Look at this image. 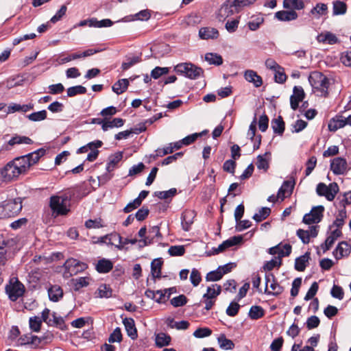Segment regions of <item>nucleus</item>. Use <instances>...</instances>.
<instances>
[{
    "instance_id": "obj_1",
    "label": "nucleus",
    "mask_w": 351,
    "mask_h": 351,
    "mask_svg": "<svg viewBox=\"0 0 351 351\" xmlns=\"http://www.w3.org/2000/svg\"><path fill=\"white\" fill-rule=\"evenodd\" d=\"M66 215V195H52L49 198V208L44 210L43 219L45 223L53 222L59 216Z\"/></svg>"
},
{
    "instance_id": "obj_2",
    "label": "nucleus",
    "mask_w": 351,
    "mask_h": 351,
    "mask_svg": "<svg viewBox=\"0 0 351 351\" xmlns=\"http://www.w3.org/2000/svg\"><path fill=\"white\" fill-rule=\"evenodd\" d=\"M308 81L313 91L318 96L326 97L328 95L330 81L326 75L320 72L314 71L310 74Z\"/></svg>"
},
{
    "instance_id": "obj_3",
    "label": "nucleus",
    "mask_w": 351,
    "mask_h": 351,
    "mask_svg": "<svg viewBox=\"0 0 351 351\" xmlns=\"http://www.w3.org/2000/svg\"><path fill=\"white\" fill-rule=\"evenodd\" d=\"M174 71L179 75H184L189 79L195 80L200 77L203 70L190 62H184L177 64Z\"/></svg>"
},
{
    "instance_id": "obj_4",
    "label": "nucleus",
    "mask_w": 351,
    "mask_h": 351,
    "mask_svg": "<svg viewBox=\"0 0 351 351\" xmlns=\"http://www.w3.org/2000/svg\"><path fill=\"white\" fill-rule=\"evenodd\" d=\"M25 291L24 285L16 278H12L5 286V293L8 295V298L12 302H15L22 297Z\"/></svg>"
},
{
    "instance_id": "obj_5",
    "label": "nucleus",
    "mask_w": 351,
    "mask_h": 351,
    "mask_svg": "<svg viewBox=\"0 0 351 351\" xmlns=\"http://www.w3.org/2000/svg\"><path fill=\"white\" fill-rule=\"evenodd\" d=\"M22 199L20 197L8 199L3 202L2 215L6 217H14L22 210Z\"/></svg>"
},
{
    "instance_id": "obj_6",
    "label": "nucleus",
    "mask_w": 351,
    "mask_h": 351,
    "mask_svg": "<svg viewBox=\"0 0 351 351\" xmlns=\"http://www.w3.org/2000/svg\"><path fill=\"white\" fill-rule=\"evenodd\" d=\"M235 12V4L232 0H226L215 12V17L219 22H225Z\"/></svg>"
},
{
    "instance_id": "obj_7",
    "label": "nucleus",
    "mask_w": 351,
    "mask_h": 351,
    "mask_svg": "<svg viewBox=\"0 0 351 351\" xmlns=\"http://www.w3.org/2000/svg\"><path fill=\"white\" fill-rule=\"evenodd\" d=\"M316 191L319 195L324 196L328 201H332L339 191V186L335 182L330 183L328 186L319 183Z\"/></svg>"
},
{
    "instance_id": "obj_8",
    "label": "nucleus",
    "mask_w": 351,
    "mask_h": 351,
    "mask_svg": "<svg viewBox=\"0 0 351 351\" xmlns=\"http://www.w3.org/2000/svg\"><path fill=\"white\" fill-rule=\"evenodd\" d=\"M221 293V287L216 284L208 287L206 293L203 295V301L205 303V308L208 311L211 309L215 302L217 297Z\"/></svg>"
},
{
    "instance_id": "obj_9",
    "label": "nucleus",
    "mask_w": 351,
    "mask_h": 351,
    "mask_svg": "<svg viewBox=\"0 0 351 351\" xmlns=\"http://www.w3.org/2000/svg\"><path fill=\"white\" fill-rule=\"evenodd\" d=\"M23 174L17 166L14 165L11 160L1 170V180L3 182H10L17 178L19 175Z\"/></svg>"
},
{
    "instance_id": "obj_10",
    "label": "nucleus",
    "mask_w": 351,
    "mask_h": 351,
    "mask_svg": "<svg viewBox=\"0 0 351 351\" xmlns=\"http://www.w3.org/2000/svg\"><path fill=\"white\" fill-rule=\"evenodd\" d=\"M283 291V288L275 280L272 274L265 276V293L268 295H278Z\"/></svg>"
},
{
    "instance_id": "obj_11",
    "label": "nucleus",
    "mask_w": 351,
    "mask_h": 351,
    "mask_svg": "<svg viewBox=\"0 0 351 351\" xmlns=\"http://www.w3.org/2000/svg\"><path fill=\"white\" fill-rule=\"evenodd\" d=\"M324 210V208L323 206L313 207L309 213L304 216V223L306 224L319 223L323 217Z\"/></svg>"
},
{
    "instance_id": "obj_12",
    "label": "nucleus",
    "mask_w": 351,
    "mask_h": 351,
    "mask_svg": "<svg viewBox=\"0 0 351 351\" xmlns=\"http://www.w3.org/2000/svg\"><path fill=\"white\" fill-rule=\"evenodd\" d=\"M330 169L335 175H343L348 170V163L345 158L337 157L331 160Z\"/></svg>"
},
{
    "instance_id": "obj_13",
    "label": "nucleus",
    "mask_w": 351,
    "mask_h": 351,
    "mask_svg": "<svg viewBox=\"0 0 351 351\" xmlns=\"http://www.w3.org/2000/svg\"><path fill=\"white\" fill-rule=\"evenodd\" d=\"M161 238L159 227L156 226L152 227L148 232V235L143 239L139 241L141 247L150 245L154 242H158Z\"/></svg>"
},
{
    "instance_id": "obj_14",
    "label": "nucleus",
    "mask_w": 351,
    "mask_h": 351,
    "mask_svg": "<svg viewBox=\"0 0 351 351\" xmlns=\"http://www.w3.org/2000/svg\"><path fill=\"white\" fill-rule=\"evenodd\" d=\"M291 245L290 244L279 243L274 247H270L269 249V253L272 255L277 254V257L282 259V257L287 256L291 254Z\"/></svg>"
},
{
    "instance_id": "obj_15",
    "label": "nucleus",
    "mask_w": 351,
    "mask_h": 351,
    "mask_svg": "<svg viewBox=\"0 0 351 351\" xmlns=\"http://www.w3.org/2000/svg\"><path fill=\"white\" fill-rule=\"evenodd\" d=\"M86 264L74 258L67 259V273L71 276L75 275L85 270Z\"/></svg>"
},
{
    "instance_id": "obj_16",
    "label": "nucleus",
    "mask_w": 351,
    "mask_h": 351,
    "mask_svg": "<svg viewBox=\"0 0 351 351\" xmlns=\"http://www.w3.org/2000/svg\"><path fill=\"white\" fill-rule=\"evenodd\" d=\"M305 96L304 89L301 86H294L293 95L290 97L291 107L293 110L298 108L299 103L302 101Z\"/></svg>"
},
{
    "instance_id": "obj_17",
    "label": "nucleus",
    "mask_w": 351,
    "mask_h": 351,
    "mask_svg": "<svg viewBox=\"0 0 351 351\" xmlns=\"http://www.w3.org/2000/svg\"><path fill=\"white\" fill-rule=\"evenodd\" d=\"M198 35L202 40H215L219 36V32L215 27H203L199 29Z\"/></svg>"
},
{
    "instance_id": "obj_18",
    "label": "nucleus",
    "mask_w": 351,
    "mask_h": 351,
    "mask_svg": "<svg viewBox=\"0 0 351 351\" xmlns=\"http://www.w3.org/2000/svg\"><path fill=\"white\" fill-rule=\"evenodd\" d=\"M341 234V231L339 229H335L332 230L330 234L327 237L324 243L320 245V248L322 250L323 253L329 250L335 243V241L339 238Z\"/></svg>"
},
{
    "instance_id": "obj_19",
    "label": "nucleus",
    "mask_w": 351,
    "mask_h": 351,
    "mask_svg": "<svg viewBox=\"0 0 351 351\" xmlns=\"http://www.w3.org/2000/svg\"><path fill=\"white\" fill-rule=\"evenodd\" d=\"M195 213L193 210H185L182 215V226L184 230L189 231L193 223Z\"/></svg>"
},
{
    "instance_id": "obj_20",
    "label": "nucleus",
    "mask_w": 351,
    "mask_h": 351,
    "mask_svg": "<svg viewBox=\"0 0 351 351\" xmlns=\"http://www.w3.org/2000/svg\"><path fill=\"white\" fill-rule=\"evenodd\" d=\"M350 252V247L347 242L342 241L338 244L333 252V255L336 259H340L343 256H347Z\"/></svg>"
},
{
    "instance_id": "obj_21",
    "label": "nucleus",
    "mask_w": 351,
    "mask_h": 351,
    "mask_svg": "<svg viewBox=\"0 0 351 351\" xmlns=\"http://www.w3.org/2000/svg\"><path fill=\"white\" fill-rule=\"evenodd\" d=\"M293 187V182L289 180L285 181L278 190V197L280 198L281 201L284 200L286 197L289 196L292 193Z\"/></svg>"
},
{
    "instance_id": "obj_22",
    "label": "nucleus",
    "mask_w": 351,
    "mask_h": 351,
    "mask_svg": "<svg viewBox=\"0 0 351 351\" xmlns=\"http://www.w3.org/2000/svg\"><path fill=\"white\" fill-rule=\"evenodd\" d=\"M12 161L14 165L19 167L23 174L25 173L30 168L27 154L16 157L14 158Z\"/></svg>"
},
{
    "instance_id": "obj_23",
    "label": "nucleus",
    "mask_w": 351,
    "mask_h": 351,
    "mask_svg": "<svg viewBox=\"0 0 351 351\" xmlns=\"http://www.w3.org/2000/svg\"><path fill=\"white\" fill-rule=\"evenodd\" d=\"M275 16L281 21H291L297 19L298 15L294 10H282L276 12Z\"/></svg>"
},
{
    "instance_id": "obj_24",
    "label": "nucleus",
    "mask_w": 351,
    "mask_h": 351,
    "mask_svg": "<svg viewBox=\"0 0 351 351\" xmlns=\"http://www.w3.org/2000/svg\"><path fill=\"white\" fill-rule=\"evenodd\" d=\"M245 79L252 83L255 87H260L263 84V80L260 75L253 70H247L244 73Z\"/></svg>"
},
{
    "instance_id": "obj_25",
    "label": "nucleus",
    "mask_w": 351,
    "mask_h": 351,
    "mask_svg": "<svg viewBox=\"0 0 351 351\" xmlns=\"http://www.w3.org/2000/svg\"><path fill=\"white\" fill-rule=\"evenodd\" d=\"M128 335L132 339L137 338V330L132 318H125L123 321Z\"/></svg>"
},
{
    "instance_id": "obj_26",
    "label": "nucleus",
    "mask_w": 351,
    "mask_h": 351,
    "mask_svg": "<svg viewBox=\"0 0 351 351\" xmlns=\"http://www.w3.org/2000/svg\"><path fill=\"white\" fill-rule=\"evenodd\" d=\"M270 159V152H265L263 155H258L257 156V162L256 163L257 168L259 170H263L265 172L269 168V162Z\"/></svg>"
},
{
    "instance_id": "obj_27",
    "label": "nucleus",
    "mask_w": 351,
    "mask_h": 351,
    "mask_svg": "<svg viewBox=\"0 0 351 351\" xmlns=\"http://www.w3.org/2000/svg\"><path fill=\"white\" fill-rule=\"evenodd\" d=\"M99 123L101 125L104 131H107L109 128L121 127L124 124V120L121 118H114L112 121H101Z\"/></svg>"
},
{
    "instance_id": "obj_28",
    "label": "nucleus",
    "mask_w": 351,
    "mask_h": 351,
    "mask_svg": "<svg viewBox=\"0 0 351 351\" xmlns=\"http://www.w3.org/2000/svg\"><path fill=\"white\" fill-rule=\"evenodd\" d=\"M308 0H284L283 6L287 9L302 10Z\"/></svg>"
},
{
    "instance_id": "obj_29",
    "label": "nucleus",
    "mask_w": 351,
    "mask_h": 351,
    "mask_svg": "<svg viewBox=\"0 0 351 351\" xmlns=\"http://www.w3.org/2000/svg\"><path fill=\"white\" fill-rule=\"evenodd\" d=\"M328 12V5L325 3H317L311 10V14L318 19L322 16L326 15Z\"/></svg>"
},
{
    "instance_id": "obj_30",
    "label": "nucleus",
    "mask_w": 351,
    "mask_h": 351,
    "mask_svg": "<svg viewBox=\"0 0 351 351\" xmlns=\"http://www.w3.org/2000/svg\"><path fill=\"white\" fill-rule=\"evenodd\" d=\"M45 154L46 150L44 148H40L33 152L27 154V156L30 167L36 164L39 161L40 158Z\"/></svg>"
},
{
    "instance_id": "obj_31",
    "label": "nucleus",
    "mask_w": 351,
    "mask_h": 351,
    "mask_svg": "<svg viewBox=\"0 0 351 351\" xmlns=\"http://www.w3.org/2000/svg\"><path fill=\"white\" fill-rule=\"evenodd\" d=\"M50 300L57 302L63 296V291L58 285H53L48 290Z\"/></svg>"
},
{
    "instance_id": "obj_32",
    "label": "nucleus",
    "mask_w": 351,
    "mask_h": 351,
    "mask_svg": "<svg viewBox=\"0 0 351 351\" xmlns=\"http://www.w3.org/2000/svg\"><path fill=\"white\" fill-rule=\"evenodd\" d=\"M112 267L113 264L110 260L102 258L97 263L96 269L99 273H107L112 269Z\"/></svg>"
},
{
    "instance_id": "obj_33",
    "label": "nucleus",
    "mask_w": 351,
    "mask_h": 351,
    "mask_svg": "<svg viewBox=\"0 0 351 351\" xmlns=\"http://www.w3.org/2000/svg\"><path fill=\"white\" fill-rule=\"evenodd\" d=\"M309 259L310 255L308 252L297 258L295 262V269L299 271H303L305 269Z\"/></svg>"
},
{
    "instance_id": "obj_34",
    "label": "nucleus",
    "mask_w": 351,
    "mask_h": 351,
    "mask_svg": "<svg viewBox=\"0 0 351 351\" xmlns=\"http://www.w3.org/2000/svg\"><path fill=\"white\" fill-rule=\"evenodd\" d=\"M90 278L88 277H80L71 280V286L75 291L81 288L87 287L89 285Z\"/></svg>"
},
{
    "instance_id": "obj_35",
    "label": "nucleus",
    "mask_w": 351,
    "mask_h": 351,
    "mask_svg": "<svg viewBox=\"0 0 351 351\" xmlns=\"http://www.w3.org/2000/svg\"><path fill=\"white\" fill-rule=\"evenodd\" d=\"M264 22V18L261 15L252 16L247 23L248 28L251 31H256L260 28Z\"/></svg>"
},
{
    "instance_id": "obj_36",
    "label": "nucleus",
    "mask_w": 351,
    "mask_h": 351,
    "mask_svg": "<svg viewBox=\"0 0 351 351\" xmlns=\"http://www.w3.org/2000/svg\"><path fill=\"white\" fill-rule=\"evenodd\" d=\"M111 239H117L118 240V245H115V247L119 250H122L123 246L131 243V244H135L137 242V240L136 239H125L124 240L122 239V237L120 234L114 233V234H112L110 236V240Z\"/></svg>"
},
{
    "instance_id": "obj_37",
    "label": "nucleus",
    "mask_w": 351,
    "mask_h": 351,
    "mask_svg": "<svg viewBox=\"0 0 351 351\" xmlns=\"http://www.w3.org/2000/svg\"><path fill=\"white\" fill-rule=\"evenodd\" d=\"M347 11L346 4L341 1H335L332 3V14L335 16L345 14Z\"/></svg>"
},
{
    "instance_id": "obj_38",
    "label": "nucleus",
    "mask_w": 351,
    "mask_h": 351,
    "mask_svg": "<svg viewBox=\"0 0 351 351\" xmlns=\"http://www.w3.org/2000/svg\"><path fill=\"white\" fill-rule=\"evenodd\" d=\"M162 261L160 258L154 259L151 264V272L154 278H160Z\"/></svg>"
},
{
    "instance_id": "obj_39",
    "label": "nucleus",
    "mask_w": 351,
    "mask_h": 351,
    "mask_svg": "<svg viewBox=\"0 0 351 351\" xmlns=\"http://www.w3.org/2000/svg\"><path fill=\"white\" fill-rule=\"evenodd\" d=\"M129 85V81L127 79H121L117 81L112 86V90L117 95H120L125 92Z\"/></svg>"
},
{
    "instance_id": "obj_40",
    "label": "nucleus",
    "mask_w": 351,
    "mask_h": 351,
    "mask_svg": "<svg viewBox=\"0 0 351 351\" xmlns=\"http://www.w3.org/2000/svg\"><path fill=\"white\" fill-rule=\"evenodd\" d=\"M241 16H237L232 19H227L225 24V28L228 32L232 34L235 32L239 27Z\"/></svg>"
},
{
    "instance_id": "obj_41",
    "label": "nucleus",
    "mask_w": 351,
    "mask_h": 351,
    "mask_svg": "<svg viewBox=\"0 0 351 351\" xmlns=\"http://www.w3.org/2000/svg\"><path fill=\"white\" fill-rule=\"evenodd\" d=\"M155 341L156 346L162 348L170 343L171 337L166 333L160 332L156 335Z\"/></svg>"
},
{
    "instance_id": "obj_42",
    "label": "nucleus",
    "mask_w": 351,
    "mask_h": 351,
    "mask_svg": "<svg viewBox=\"0 0 351 351\" xmlns=\"http://www.w3.org/2000/svg\"><path fill=\"white\" fill-rule=\"evenodd\" d=\"M123 157L121 152H117L109 157V161L107 164L106 170L110 172L114 170L116 165L121 160Z\"/></svg>"
},
{
    "instance_id": "obj_43",
    "label": "nucleus",
    "mask_w": 351,
    "mask_h": 351,
    "mask_svg": "<svg viewBox=\"0 0 351 351\" xmlns=\"http://www.w3.org/2000/svg\"><path fill=\"white\" fill-rule=\"evenodd\" d=\"M218 343L221 348L224 350H232L234 347V344L232 340L226 338L225 335H220L217 338Z\"/></svg>"
},
{
    "instance_id": "obj_44",
    "label": "nucleus",
    "mask_w": 351,
    "mask_h": 351,
    "mask_svg": "<svg viewBox=\"0 0 351 351\" xmlns=\"http://www.w3.org/2000/svg\"><path fill=\"white\" fill-rule=\"evenodd\" d=\"M27 144V145H31L33 143V141L27 137V136H13L9 141H8V144L10 145H16V144Z\"/></svg>"
},
{
    "instance_id": "obj_45",
    "label": "nucleus",
    "mask_w": 351,
    "mask_h": 351,
    "mask_svg": "<svg viewBox=\"0 0 351 351\" xmlns=\"http://www.w3.org/2000/svg\"><path fill=\"white\" fill-rule=\"evenodd\" d=\"M205 60L210 64L221 65L223 63L222 57L215 53H208L205 55Z\"/></svg>"
},
{
    "instance_id": "obj_46",
    "label": "nucleus",
    "mask_w": 351,
    "mask_h": 351,
    "mask_svg": "<svg viewBox=\"0 0 351 351\" xmlns=\"http://www.w3.org/2000/svg\"><path fill=\"white\" fill-rule=\"evenodd\" d=\"M271 127L275 133L280 135L282 134L285 130V123L282 117H278L277 119L273 120Z\"/></svg>"
},
{
    "instance_id": "obj_47",
    "label": "nucleus",
    "mask_w": 351,
    "mask_h": 351,
    "mask_svg": "<svg viewBox=\"0 0 351 351\" xmlns=\"http://www.w3.org/2000/svg\"><path fill=\"white\" fill-rule=\"evenodd\" d=\"M343 117L333 119L328 123V130L331 132H335L338 129L341 128L346 125V122H343Z\"/></svg>"
},
{
    "instance_id": "obj_48",
    "label": "nucleus",
    "mask_w": 351,
    "mask_h": 351,
    "mask_svg": "<svg viewBox=\"0 0 351 351\" xmlns=\"http://www.w3.org/2000/svg\"><path fill=\"white\" fill-rule=\"evenodd\" d=\"M264 315V310L260 306H252L249 311V317L252 319H258Z\"/></svg>"
},
{
    "instance_id": "obj_49",
    "label": "nucleus",
    "mask_w": 351,
    "mask_h": 351,
    "mask_svg": "<svg viewBox=\"0 0 351 351\" xmlns=\"http://www.w3.org/2000/svg\"><path fill=\"white\" fill-rule=\"evenodd\" d=\"M235 4V12L239 13L244 8L253 4L256 0H232Z\"/></svg>"
},
{
    "instance_id": "obj_50",
    "label": "nucleus",
    "mask_w": 351,
    "mask_h": 351,
    "mask_svg": "<svg viewBox=\"0 0 351 351\" xmlns=\"http://www.w3.org/2000/svg\"><path fill=\"white\" fill-rule=\"evenodd\" d=\"M89 26L95 27H110L112 25L113 23L110 19H103L101 21H97L95 19H91L88 21Z\"/></svg>"
},
{
    "instance_id": "obj_51",
    "label": "nucleus",
    "mask_w": 351,
    "mask_h": 351,
    "mask_svg": "<svg viewBox=\"0 0 351 351\" xmlns=\"http://www.w3.org/2000/svg\"><path fill=\"white\" fill-rule=\"evenodd\" d=\"M86 92V88L81 85L70 87L67 88V97H73L77 95L84 94Z\"/></svg>"
},
{
    "instance_id": "obj_52",
    "label": "nucleus",
    "mask_w": 351,
    "mask_h": 351,
    "mask_svg": "<svg viewBox=\"0 0 351 351\" xmlns=\"http://www.w3.org/2000/svg\"><path fill=\"white\" fill-rule=\"evenodd\" d=\"M29 328L34 332H38L40 330L42 319L38 316L31 317L29 319Z\"/></svg>"
},
{
    "instance_id": "obj_53",
    "label": "nucleus",
    "mask_w": 351,
    "mask_h": 351,
    "mask_svg": "<svg viewBox=\"0 0 351 351\" xmlns=\"http://www.w3.org/2000/svg\"><path fill=\"white\" fill-rule=\"evenodd\" d=\"M271 210L269 208L263 207L262 208L258 213H256L253 216V219L257 222H260L264 219H265L270 214Z\"/></svg>"
},
{
    "instance_id": "obj_54",
    "label": "nucleus",
    "mask_w": 351,
    "mask_h": 351,
    "mask_svg": "<svg viewBox=\"0 0 351 351\" xmlns=\"http://www.w3.org/2000/svg\"><path fill=\"white\" fill-rule=\"evenodd\" d=\"M102 145V142L101 141H95L93 142H90L88 143L86 145H84L80 147L78 149V153H85L88 151H90L91 149H95L100 147Z\"/></svg>"
},
{
    "instance_id": "obj_55",
    "label": "nucleus",
    "mask_w": 351,
    "mask_h": 351,
    "mask_svg": "<svg viewBox=\"0 0 351 351\" xmlns=\"http://www.w3.org/2000/svg\"><path fill=\"white\" fill-rule=\"evenodd\" d=\"M27 118L32 121H40L47 118V111L43 110L38 112H33L27 115Z\"/></svg>"
},
{
    "instance_id": "obj_56",
    "label": "nucleus",
    "mask_w": 351,
    "mask_h": 351,
    "mask_svg": "<svg viewBox=\"0 0 351 351\" xmlns=\"http://www.w3.org/2000/svg\"><path fill=\"white\" fill-rule=\"evenodd\" d=\"M169 71L168 67H155L151 72V77L154 79H158L163 75L167 74Z\"/></svg>"
},
{
    "instance_id": "obj_57",
    "label": "nucleus",
    "mask_w": 351,
    "mask_h": 351,
    "mask_svg": "<svg viewBox=\"0 0 351 351\" xmlns=\"http://www.w3.org/2000/svg\"><path fill=\"white\" fill-rule=\"evenodd\" d=\"M90 318L88 317H80L73 321H72L70 324L74 328H82L86 324H88Z\"/></svg>"
},
{
    "instance_id": "obj_58",
    "label": "nucleus",
    "mask_w": 351,
    "mask_h": 351,
    "mask_svg": "<svg viewBox=\"0 0 351 351\" xmlns=\"http://www.w3.org/2000/svg\"><path fill=\"white\" fill-rule=\"evenodd\" d=\"M176 193L177 190L175 188H172L165 191H157L155 193V195L161 199H165L173 197Z\"/></svg>"
},
{
    "instance_id": "obj_59",
    "label": "nucleus",
    "mask_w": 351,
    "mask_h": 351,
    "mask_svg": "<svg viewBox=\"0 0 351 351\" xmlns=\"http://www.w3.org/2000/svg\"><path fill=\"white\" fill-rule=\"evenodd\" d=\"M190 280L194 287H197L202 280V277L199 271L194 268L192 269L190 275Z\"/></svg>"
},
{
    "instance_id": "obj_60",
    "label": "nucleus",
    "mask_w": 351,
    "mask_h": 351,
    "mask_svg": "<svg viewBox=\"0 0 351 351\" xmlns=\"http://www.w3.org/2000/svg\"><path fill=\"white\" fill-rule=\"evenodd\" d=\"M330 294L333 298L341 300L344 296V291L341 287L335 285L331 289Z\"/></svg>"
},
{
    "instance_id": "obj_61",
    "label": "nucleus",
    "mask_w": 351,
    "mask_h": 351,
    "mask_svg": "<svg viewBox=\"0 0 351 351\" xmlns=\"http://www.w3.org/2000/svg\"><path fill=\"white\" fill-rule=\"evenodd\" d=\"M212 330L208 328H199L193 332V336L196 338H204L210 336Z\"/></svg>"
},
{
    "instance_id": "obj_62",
    "label": "nucleus",
    "mask_w": 351,
    "mask_h": 351,
    "mask_svg": "<svg viewBox=\"0 0 351 351\" xmlns=\"http://www.w3.org/2000/svg\"><path fill=\"white\" fill-rule=\"evenodd\" d=\"M282 264V259H280V258L275 257L274 258L271 259L269 261H267L265 265L264 269L265 270L271 271L276 267H279Z\"/></svg>"
},
{
    "instance_id": "obj_63",
    "label": "nucleus",
    "mask_w": 351,
    "mask_h": 351,
    "mask_svg": "<svg viewBox=\"0 0 351 351\" xmlns=\"http://www.w3.org/2000/svg\"><path fill=\"white\" fill-rule=\"evenodd\" d=\"M223 277V275L221 272L220 271V269L218 268L215 270L210 271L207 274L206 276V280L207 281H217L219 280Z\"/></svg>"
},
{
    "instance_id": "obj_64",
    "label": "nucleus",
    "mask_w": 351,
    "mask_h": 351,
    "mask_svg": "<svg viewBox=\"0 0 351 351\" xmlns=\"http://www.w3.org/2000/svg\"><path fill=\"white\" fill-rule=\"evenodd\" d=\"M186 297L184 295H180L171 300V304L175 307L182 306L186 304Z\"/></svg>"
}]
</instances>
